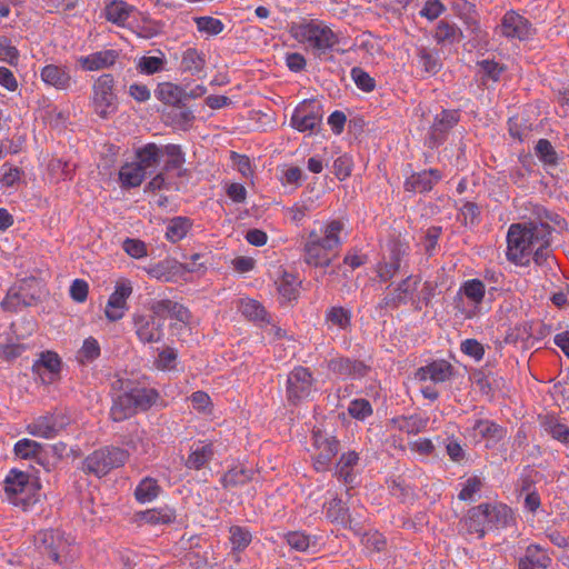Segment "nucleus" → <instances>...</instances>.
<instances>
[{"label":"nucleus","instance_id":"393cba45","mask_svg":"<svg viewBox=\"0 0 569 569\" xmlns=\"http://www.w3.org/2000/svg\"><path fill=\"white\" fill-rule=\"evenodd\" d=\"M41 80L57 90H67L71 84V76L67 67L47 64L40 71Z\"/></svg>","mask_w":569,"mask_h":569},{"label":"nucleus","instance_id":"58836bf2","mask_svg":"<svg viewBox=\"0 0 569 569\" xmlns=\"http://www.w3.org/2000/svg\"><path fill=\"white\" fill-rule=\"evenodd\" d=\"M161 487L154 478H143L134 489V498L140 503H148L158 498Z\"/></svg>","mask_w":569,"mask_h":569},{"label":"nucleus","instance_id":"e433bc0d","mask_svg":"<svg viewBox=\"0 0 569 569\" xmlns=\"http://www.w3.org/2000/svg\"><path fill=\"white\" fill-rule=\"evenodd\" d=\"M146 172L137 162H130L123 164L119 170V180L121 186L124 188L139 187L144 177Z\"/></svg>","mask_w":569,"mask_h":569},{"label":"nucleus","instance_id":"49530a36","mask_svg":"<svg viewBox=\"0 0 569 569\" xmlns=\"http://www.w3.org/2000/svg\"><path fill=\"white\" fill-rule=\"evenodd\" d=\"M229 532H230L229 540H230L233 551H242L251 542V539H252L251 532L244 527L232 526L230 528Z\"/></svg>","mask_w":569,"mask_h":569},{"label":"nucleus","instance_id":"c85d7f7f","mask_svg":"<svg viewBox=\"0 0 569 569\" xmlns=\"http://www.w3.org/2000/svg\"><path fill=\"white\" fill-rule=\"evenodd\" d=\"M214 456L213 445L210 442H199L191 447L190 453L186 460V467L189 469L200 470Z\"/></svg>","mask_w":569,"mask_h":569},{"label":"nucleus","instance_id":"a18cd8bd","mask_svg":"<svg viewBox=\"0 0 569 569\" xmlns=\"http://www.w3.org/2000/svg\"><path fill=\"white\" fill-rule=\"evenodd\" d=\"M141 519L151 525H167L174 521L176 515L170 508L151 509L142 512Z\"/></svg>","mask_w":569,"mask_h":569},{"label":"nucleus","instance_id":"774afa93","mask_svg":"<svg viewBox=\"0 0 569 569\" xmlns=\"http://www.w3.org/2000/svg\"><path fill=\"white\" fill-rule=\"evenodd\" d=\"M446 11V7L440 0H427L420 10L421 17H425L429 21H433L439 18Z\"/></svg>","mask_w":569,"mask_h":569},{"label":"nucleus","instance_id":"8fccbe9b","mask_svg":"<svg viewBox=\"0 0 569 569\" xmlns=\"http://www.w3.org/2000/svg\"><path fill=\"white\" fill-rule=\"evenodd\" d=\"M100 345L97 339L89 337L84 339L82 347L78 352V359L80 362H91L100 357Z\"/></svg>","mask_w":569,"mask_h":569},{"label":"nucleus","instance_id":"20e7f679","mask_svg":"<svg viewBox=\"0 0 569 569\" xmlns=\"http://www.w3.org/2000/svg\"><path fill=\"white\" fill-rule=\"evenodd\" d=\"M290 33L306 50L318 58L331 53L339 43V36L325 21L318 19L292 24Z\"/></svg>","mask_w":569,"mask_h":569},{"label":"nucleus","instance_id":"aec40b11","mask_svg":"<svg viewBox=\"0 0 569 569\" xmlns=\"http://www.w3.org/2000/svg\"><path fill=\"white\" fill-rule=\"evenodd\" d=\"M419 279L408 277L400 281L390 295H387L379 303L380 308H398L407 303L418 288Z\"/></svg>","mask_w":569,"mask_h":569},{"label":"nucleus","instance_id":"09e8293b","mask_svg":"<svg viewBox=\"0 0 569 569\" xmlns=\"http://www.w3.org/2000/svg\"><path fill=\"white\" fill-rule=\"evenodd\" d=\"M313 210V202L311 200H300L292 207L286 208V214L289 219L300 224L302 220Z\"/></svg>","mask_w":569,"mask_h":569},{"label":"nucleus","instance_id":"bf43d9fd","mask_svg":"<svg viewBox=\"0 0 569 569\" xmlns=\"http://www.w3.org/2000/svg\"><path fill=\"white\" fill-rule=\"evenodd\" d=\"M351 78L355 81L356 86L365 91L370 92L376 87V81L368 72L359 67H355L351 69Z\"/></svg>","mask_w":569,"mask_h":569},{"label":"nucleus","instance_id":"bb28decb","mask_svg":"<svg viewBox=\"0 0 569 569\" xmlns=\"http://www.w3.org/2000/svg\"><path fill=\"white\" fill-rule=\"evenodd\" d=\"M429 417L425 415L398 416L390 420V425L407 435H418L427 429Z\"/></svg>","mask_w":569,"mask_h":569},{"label":"nucleus","instance_id":"7c9ffc66","mask_svg":"<svg viewBox=\"0 0 569 569\" xmlns=\"http://www.w3.org/2000/svg\"><path fill=\"white\" fill-rule=\"evenodd\" d=\"M137 411L138 409L132 403V399L127 390L123 389V392L113 399L110 417L113 421L120 422L132 417Z\"/></svg>","mask_w":569,"mask_h":569},{"label":"nucleus","instance_id":"7ed1b4c3","mask_svg":"<svg viewBox=\"0 0 569 569\" xmlns=\"http://www.w3.org/2000/svg\"><path fill=\"white\" fill-rule=\"evenodd\" d=\"M550 230L545 224L513 223L507 233V258L509 261L527 266L532 256V248L547 243Z\"/></svg>","mask_w":569,"mask_h":569},{"label":"nucleus","instance_id":"de8ad7c7","mask_svg":"<svg viewBox=\"0 0 569 569\" xmlns=\"http://www.w3.org/2000/svg\"><path fill=\"white\" fill-rule=\"evenodd\" d=\"M162 151H163V157H166L164 169L167 171L173 170V169H179L183 164L184 157H183V153L179 146L167 144V146L162 147Z\"/></svg>","mask_w":569,"mask_h":569},{"label":"nucleus","instance_id":"5701e85b","mask_svg":"<svg viewBox=\"0 0 569 569\" xmlns=\"http://www.w3.org/2000/svg\"><path fill=\"white\" fill-rule=\"evenodd\" d=\"M134 330L139 340L143 343L159 342L162 337V328L156 323L151 316H136Z\"/></svg>","mask_w":569,"mask_h":569},{"label":"nucleus","instance_id":"4468645a","mask_svg":"<svg viewBox=\"0 0 569 569\" xmlns=\"http://www.w3.org/2000/svg\"><path fill=\"white\" fill-rule=\"evenodd\" d=\"M132 283L128 279L116 282L114 291L110 295L104 310L108 320L118 321L123 318L128 310L127 299L132 295Z\"/></svg>","mask_w":569,"mask_h":569},{"label":"nucleus","instance_id":"ea45409f","mask_svg":"<svg viewBox=\"0 0 569 569\" xmlns=\"http://www.w3.org/2000/svg\"><path fill=\"white\" fill-rule=\"evenodd\" d=\"M192 222L186 217H176L169 220L166 230V238L172 243L181 241L191 229Z\"/></svg>","mask_w":569,"mask_h":569},{"label":"nucleus","instance_id":"a211bd4d","mask_svg":"<svg viewBox=\"0 0 569 569\" xmlns=\"http://www.w3.org/2000/svg\"><path fill=\"white\" fill-rule=\"evenodd\" d=\"M32 370L46 385L54 382L61 370V359L53 351L41 352L34 361Z\"/></svg>","mask_w":569,"mask_h":569},{"label":"nucleus","instance_id":"69168bd1","mask_svg":"<svg viewBox=\"0 0 569 569\" xmlns=\"http://www.w3.org/2000/svg\"><path fill=\"white\" fill-rule=\"evenodd\" d=\"M19 59L18 49L6 37H0V60L10 64H17Z\"/></svg>","mask_w":569,"mask_h":569},{"label":"nucleus","instance_id":"a19ab883","mask_svg":"<svg viewBox=\"0 0 569 569\" xmlns=\"http://www.w3.org/2000/svg\"><path fill=\"white\" fill-rule=\"evenodd\" d=\"M418 64L428 74H436L441 69L437 50L420 47L417 49Z\"/></svg>","mask_w":569,"mask_h":569},{"label":"nucleus","instance_id":"c9c22d12","mask_svg":"<svg viewBox=\"0 0 569 569\" xmlns=\"http://www.w3.org/2000/svg\"><path fill=\"white\" fill-rule=\"evenodd\" d=\"M156 97L166 104L178 106L186 99V92L178 84L162 82L158 84Z\"/></svg>","mask_w":569,"mask_h":569},{"label":"nucleus","instance_id":"2f4dec72","mask_svg":"<svg viewBox=\"0 0 569 569\" xmlns=\"http://www.w3.org/2000/svg\"><path fill=\"white\" fill-rule=\"evenodd\" d=\"M329 369L343 378L361 377L365 375L366 367L360 361H353L348 358H336L330 360Z\"/></svg>","mask_w":569,"mask_h":569},{"label":"nucleus","instance_id":"9d476101","mask_svg":"<svg viewBox=\"0 0 569 569\" xmlns=\"http://www.w3.org/2000/svg\"><path fill=\"white\" fill-rule=\"evenodd\" d=\"M316 391V379L309 368L295 367L287 376L286 396L290 405L308 400Z\"/></svg>","mask_w":569,"mask_h":569},{"label":"nucleus","instance_id":"39448f33","mask_svg":"<svg viewBox=\"0 0 569 569\" xmlns=\"http://www.w3.org/2000/svg\"><path fill=\"white\" fill-rule=\"evenodd\" d=\"M40 553L60 565L71 563L78 556L74 539L59 529L42 530L37 537Z\"/></svg>","mask_w":569,"mask_h":569},{"label":"nucleus","instance_id":"f257e3e1","mask_svg":"<svg viewBox=\"0 0 569 569\" xmlns=\"http://www.w3.org/2000/svg\"><path fill=\"white\" fill-rule=\"evenodd\" d=\"M343 231L345 223L336 219L323 223L319 231H310L303 243V261L315 268L329 267L342 246Z\"/></svg>","mask_w":569,"mask_h":569},{"label":"nucleus","instance_id":"9b49d317","mask_svg":"<svg viewBox=\"0 0 569 569\" xmlns=\"http://www.w3.org/2000/svg\"><path fill=\"white\" fill-rule=\"evenodd\" d=\"M313 466L317 471H326L332 458L338 453L339 442L336 438L322 430L313 431Z\"/></svg>","mask_w":569,"mask_h":569},{"label":"nucleus","instance_id":"6ab92c4d","mask_svg":"<svg viewBox=\"0 0 569 569\" xmlns=\"http://www.w3.org/2000/svg\"><path fill=\"white\" fill-rule=\"evenodd\" d=\"M119 52L114 49H106L92 52L88 56H81L77 63L84 71H100L111 68L118 60Z\"/></svg>","mask_w":569,"mask_h":569},{"label":"nucleus","instance_id":"c756f323","mask_svg":"<svg viewBox=\"0 0 569 569\" xmlns=\"http://www.w3.org/2000/svg\"><path fill=\"white\" fill-rule=\"evenodd\" d=\"M206 67V56L196 48H188L181 54L180 69L191 76L199 74Z\"/></svg>","mask_w":569,"mask_h":569},{"label":"nucleus","instance_id":"b1692460","mask_svg":"<svg viewBox=\"0 0 569 569\" xmlns=\"http://www.w3.org/2000/svg\"><path fill=\"white\" fill-rule=\"evenodd\" d=\"M121 383L120 388L126 389L132 399V403L136 406L138 410H147L151 406H153L158 398L159 393L156 389L152 388H143V387H130L129 381L118 380Z\"/></svg>","mask_w":569,"mask_h":569},{"label":"nucleus","instance_id":"ddd939ff","mask_svg":"<svg viewBox=\"0 0 569 569\" xmlns=\"http://www.w3.org/2000/svg\"><path fill=\"white\" fill-rule=\"evenodd\" d=\"M499 28L503 37L520 41L529 40L536 33L532 23L513 10L507 11L503 14Z\"/></svg>","mask_w":569,"mask_h":569},{"label":"nucleus","instance_id":"4c0bfd02","mask_svg":"<svg viewBox=\"0 0 569 569\" xmlns=\"http://www.w3.org/2000/svg\"><path fill=\"white\" fill-rule=\"evenodd\" d=\"M358 461L359 456L356 451H348L340 457L336 473L345 483H352L355 481L356 475L353 469Z\"/></svg>","mask_w":569,"mask_h":569},{"label":"nucleus","instance_id":"1a4fd4ad","mask_svg":"<svg viewBox=\"0 0 569 569\" xmlns=\"http://www.w3.org/2000/svg\"><path fill=\"white\" fill-rule=\"evenodd\" d=\"M486 295V286L479 279H469L461 283L453 299V306L458 313L466 319L473 318L482 303Z\"/></svg>","mask_w":569,"mask_h":569},{"label":"nucleus","instance_id":"6e6d98bb","mask_svg":"<svg viewBox=\"0 0 569 569\" xmlns=\"http://www.w3.org/2000/svg\"><path fill=\"white\" fill-rule=\"evenodd\" d=\"M251 479V471L242 468H233L229 470L222 478L224 487H234L243 485Z\"/></svg>","mask_w":569,"mask_h":569},{"label":"nucleus","instance_id":"473e14b6","mask_svg":"<svg viewBox=\"0 0 569 569\" xmlns=\"http://www.w3.org/2000/svg\"><path fill=\"white\" fill-rule=\"evenodd\" d=\"M473 437L478 440L497 442L505 436V430L493 421L479 419L472 426Z\"/></svg>","mask_w":569,"mask_h":569},{"label":"nucleus","instance_id":"f8f14e48","mask_svg":"<svg viewBox=\"0 0 569 569\" xmlns=\"http://www.w3.org/2000/svg\"><path fill=\"white\" fill-rule=\"evenodd\" d=\"M322 117V108L318 101L303 100L293 110L290 124L300 132L312 131L320 124Z\"/></svg>","mask_w":569,"mask_h":569},{"label":"nucleus","instance_id":"c03bdc74","mask_svg":"<svg viewBox=\"0 0 569 569\" xmlns=\"http://www.w3.org/2000/svg\"><path fill=\"white\" fill-rule=\"evenodd\" d=\"M536 156L546 166H557L558 154L551 142L547 139H539L535 147Z\"/></svg>","mask_w":569,"mask_h":569},{"label":"nucleus","instance_id":"e2e57ef3","mask_svg":"<svg viewBox=\"0 0 569 569\" xmlns=\"http://www.w3.org/2000/svg\"><path fill=\"white\" fill-rule=\"evenodd\" d=\"M177 357V351L173 348H166L159 352L154 365L160 370H172L176 368Z\"/></svg>","mask_w":569,"mask_h":569},{"label":"nucleus","instance_id":"412c9836","mask_svg":"<svg viewBox=\"0 0 569 569\" xmlns=\"http://www.w3.org/2000/svg\"><path fill=\"white\" fill-rule=\"evenodd\" d=\"M440 179L441 173L437 169L412 173L405 181V190L413 193L428 192Z\"/></svg>","mask_w":569,"mask_h":569},{"label":"nucleus","instance_id":"5fc2aeb1","mask_svg":"<svg viewBox=\"0 0 569 569\" xmlns=\"http://www.w3.org/2000/svg\"><path fill=\"white\" fill-rule=\"evenodd\" d=\"M286 541L291 549L305 552L312 545L311 537L302 531H292L287 533Z\"/></svg>","mask_w":569,"mask_h":569},{"label":"nucleus","instance_id":"603ef678","mask_svg":"<svg viewBox=\"0 0 569 569\" xmlns=\"http://www.w3.org/2000/svg\"><path fill=\"white\" fill-rule=\"evenodd\" d=\"M173 269L174 266L170 264V262H159L149 268L147 272L151 278H154L159 281L171 282L173 281L177 273Z\"/></svg>","mask_w":569,"mask_h":569},{"label":"nucleus","instance_id":"13d9d810","mask_svg":"<svg viewBox=\"0 0 569 569\" xmlns=\"http://www.w3.org/2000/svg\"><path fill=\"white\" fill-rule=\"evenodd\" d=\"M166 60L161 57H142L138 62V70L143 74H153L161 71Z\"/></svg>","mask_w":569,"mask_h":569},{"label":"nucleus","instance_id":"a878e982","mask_svg":"<svg viewBox=\"0 0 569 569\" xmlns=\"http://www.w3.org/2000/svg\"><path fill=\"white\" fill-rule=\"evenodd\" d=\"M551 558L539 545H529L523 557L518 561V569H546Z\"/></svg>","mask_w":569,"mask_h":569},{"label":"nucleus","instance_id":"0eeeda50","mask_svg":"<svg viewBox=\"0 0 569 569\" xmlns=\"http://www.w3.org/2000/svg\"><path fill=\"white\" fill-rule=\"evenodd\" d=\"M129 457L130 453L126 449L106 446L86 457L82 461V469L87 473L101 478L108 475L112 469L124 466Z\"/></svg>","mask_w":569,"mask_h":569},{"label":"nucleus","instance_id":"2eb2a0df","mask_svg":"<svg viewBox=\"0 0 569 569\" xmlns=\"http://www.w3.org/2000/svg\"><path fill=\"white\" fill-rule=\"evenodd\" d=\"M460 116L457 110H442L433 119L429 129L427 144L429 148H436L443 143L449 131L459 122Z\"/></svg>","mask_w":569,"mask_h":569},{"label":"nucleus","instance_id":"72a5a7b5","mask_svg":"<svg viewBox=\"0 0 569 569\" xmlns=\"http://www.w3.org/2000/svg\"><path fill=\"white\" fill-rule=\"evenodd\" d=\"M433 39L438 44H453L462 39V31L456 23L440 20L435 28Z\"/></svg>","mask_w":569,"mask_h":569},{"label":"nucleus","instance_id":"f704fd0d","mask_svg":"<svg viewBox=\"0 0 569 569\" xmlns=\"http://www.w3.org/2000/svg\"><path fill=\"white\" fill-rule=\"evenodd\" d=\"M162 158V147H158L156 143H147L137 151V163L146 173L149 169L156 168Z\"/></svg>","mask_w":569,"mask_h":569},{"label":"nucleus","instance_id":"0e129e2a","mask_svg":"<svg viewBox=\"0 0 569 569\" xmlns=\"http://www.w3.org/2000/svg\"><path fill=\"white\" fill-rule=\"evenodd\" d=\"M482 482L478 477H470L463 483L458 495V498L462 501L472 500L475 495L480 491Z\"/></svg>","mask_w":569,"mask_h":569},{"label":"nucleus","instance_id":"423d86ee","mask_svg":"<svg viewBox=\"0 0 569 569\" xmlns=\"http://www.w3.org/2000/svg\"><path fill=\"white\" fill-rule=\"evenodd\" d=\"M40 489L38 482L27 472L12 469L4 478V492L8 500L22 509H28L37 501Z\"/></svg>","mask_w":569,"mask_h":569},{"label":"nucleus","instance_id":"f3484780","mask_svg":"<svg viewBox=\"0 0 569 569\" xmlns=\"http://www.w3.org/2000/svg\"><path fill=\"white\" fill-rule=\"evenodd\" d=\"M453 376V367L447 360H433L423 367H420L415 378L420 382L430 381L435 385L449 381Z\"/></svg>","mask_w":569,"mask_h":569},{"label":"nucleus","instance_id":"79ce46f5","mask_svg":"<svg viewBox=\"0 0 569 569\" xmlns=\"http://www.w3.org/2000/svg\"><path fill=\"white\" fill-rule=\"evenodd\" d=\"M13 451L14 455L21 459L40 460L44 451V446L34 440L23 438L16 442Z\"/></svg>","mask_w":569,"mask_h":569},{"label":"nucleus","instance_id":"f03ea898","mask_svg":"<svg viewBox=\"0 0 569 569\" xmlns=\"http://www.w3.org/2000/svg\"><path fill=\"white\" fill-rule=\"evenodd\" d=\"M512 520V510L507 505L481 503L467 512L460 521L459 532L469 539H481L487 531L506 528Z\"/></svg>","mask_w":569,"mask_h":569},{"label":"nucleus","instance_id":"37998d69","mask_svg":"<svg viewBox=\"0 0 569 569\" xmlns=\"http://www.w3.org/2000/svg\"><path fill=\"white\" fill-rule=\"evenodd\" d=\"M124 445L128 447V451L143 456L148 455L152 448V442L147 437L143 430H137L124 441Z\"/></svg>","mask_w":569,"mask_h":569},{"label":"nucleus","instance_id":"dca6fc26","mask_svg":"<svg viewBox=\"0 0 569 569\" xmlns=\"http://www.w3.org/2000/svg\"><path fill=\"white\" fill-rule=\"evenodd\" d=\"M66 422L62 416L50 413L38 417L27 425V431L33 437L52 439L64 428Z\"/></svg>","mask_w":569,"mask_h":569},{"label":"nucleus","instance_id":"6e6552de","mask_svg":"<svg viewBox=\"0 0 569 569\" xmlns=\"http://www.w3.org/2000/svg\"><path fill=\"white\" fill-rule=\"evenodd\" d=\"M114 83V78L110 73H103L93 81L91 106L93 111L102 119L109 118L118 109Z\"/></svg>","mask_w":569,"mask_h":569},{"label":"nucleus","instance_id":"338daca9","mask_svg":"<svg viewBox=\"0 0 569 569\" xmlns=\"http://www.w3.org/2000/svg\"><path fill=\"white\" fill-rule=\"evenodd\" d=\"M69 295L74 302H84L89 295L88 282L83 279H74L70 284Z\"/></svg>","mask_w":569,"mask_h":569},{"label":"nucleus","instance_id":"3c124183","mask_svg":"<svg viewBox=\"0 0 569 569\" xmlns=\"http://www.w3.org/2000/svg\"><path fill=\"white\" fill-rule=\"evenodd\" d=\"M194 22L199 32L210 36L219 34L224 27L221 20L209 16L197 17L194 18Z\"/></svg>","mask_w":569,"mask_h":569},{"label":"nucleus","instance_id":"680f3d73","mask_svg":"<svg viewBox=\"0 0 569 569\" xmlns=\"http://www.w3.org/2000/svg\"><path fill=\"white\" fill-rule=\"evenodd\" d=\"M22 171L18 167H12L9 163L1 166L0 183L3 187L10 188L18 183L21 179Z\"/></svg>","mask_w":569,"mask_h":569},{"label":"nucleus","instance_id":"052dcab7","mask_svg":"<svg viewBox=\"0 0 569 569\" xmlns=\"http://www.w3.org/2000/svg\"><path fill=\"white\" fill-rule=\"evenodd\" d=\"M297 279L292 274H284L279 283L278 291L283 299L290 301L297 297L298 293Z\"/></svg>","mask_w":569,"mask_h":569},{"label":"nucleus","instance_id":"4d7b16f0","mask_svg":"<svg viewBox=\"0 0 569 569\" xmlns=\"http://www.w3.org/2000/svg\"><path fill=\"white\" fill-rule=\"evenodd\" d=\"M326 515L331 521L346 522L348 519L347 509L341 499L333 498L326 506Z\"/></svg>","mask_w":569,"mask_h":569},{"label":"nucleus","instance_id":"4be33fe9","mask_svg":"<svg viewBox=\"0 0 569 569\" xmlns=\"http://www.w3.org/2000/svg\"><path fill=\"white\" fill-rule=\"evenodd\" d=\"M352 312L341 306H332L326 310L323 325L328 331H349L351 329Z\"/></svg>","mask_w":569,"mask_h":569},{"label":"nucleus","instance_id":"864d4df0","mask_svg":"<svg viewBox=\"0 0 569 569\" xmlns=\"http://www.w3.org/2000/svg\"><path fill=\"white\" fill-rule=\"evenodd\" d=\"M348 412L357 420H365L372 415L373 410L367 399H355L350 402Z\"/></svg>","mask_w":569,"mask_h":569},{"label":"nucleus","instance_id":"cd10ccee","mask_svg":"<svg viewBox=\"0 0 569 569\" xmlns=\"http://www.w3.org/2000/svg\"><path fill=\"white\" fill-rule=\"evenodd\" d=\"M134 11V7L123 0H106L104 17L106 19L119 27H123Z\"/></svg>","mask_w":569,"mask_h":569}]
</instances>
